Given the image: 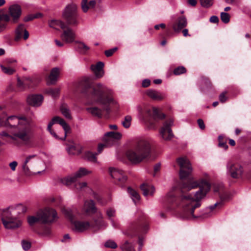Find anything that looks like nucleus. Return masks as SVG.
Returning a JSON list of instances; mask_svg holds the SVG:
<instances>
[{
	"mask_svg": "<svg viewBox=\"0 0 251 251\" xmlns=\"http://www.w3.org/2000/svg\"><path fill=\"white\" fill-rule=\"evenodd\" d=\"M199 188L193 197L191 195L182 194L180 197L176 199L173 192H169L166 195L164 202L173 203L176 202V205L182 208L181 216L184 219L196 218L194 211L196 208L201 205V201L203 199L210 189V184L206 181L199 183L197 181L189 179L186 182H183L181 187V192L189 191L192 189Z\"/></svg>",
	"mask_w": 251,
	"mask_h": 251,
	"instance_id": "obj_1",
	"label": "nucleus"
},
{
	"mask_svg": "<svg viewBox=\"0 0 251 251\" xmlns=\"http://www.w3.org/2000/svg\"><path fill=\"white\" fill-rule=\"evenodd\" d=\"M80 85L87 89L92 87V96L93 99L100 104L105 105L103 110L109 112V108L106 105L113 101L111 96L112 91L104 85L99 83L92 85L91 79L88 77H84L80 82Z\"/></svg>",
	"mask_w": 251,
	"mask_h": 251,
	"instance_id": "obj_2",
	"label": "nucleus"
},
{
	"mask_svg": "<svg viewBox=\"0 0 251 251\" xmlns=\"http://www.w3.org/2000/svg\"><path fill=\"white\" fill-rule=\"evenodd\" d=\"M5 126L14 128L12 134L16 138L25 143L30 141L32 137L31 128L28 120L25 117L10 116L6 120Z\"/></svg>",
	"mask_w": 251,
	"mask_h": 251,
	"instance_id": "obj_3",
	"label": "nucleus"
},
{
	"mask_svg": "<svg viewBox=\"0 0 251 251\" xmlns=\"http://www.w3.org/2000/svg\"><path fill=\"white\" fill-rule=\"evenodd\" d=\"M76 11V5L70 4L66 7L63 14L67 24L65 25L64 28H62L63 32L60 36L62 40L67 43L73 42L75 38V32L68 25L76 26L78 24Z\"/></svg>",
	"mask_w": 251,
	"mask_h": 251,
	"instance_id": "obj_4",
	"label": "nucleus"
},
{
	"mask_svg": "<svg viewBox=\"0 0 251 251\" xmlns=\"http://www.w3.org/2000/svg\"><path fill=\"white\" fill-rule=\"evenodd\" d=\"M151 143L146 138L137 139L133 148L127 151V158L133 163H138L148 158L151 153Z\"/></svg>",
	"mask_w": 251,
	"mask_h": 251,
	"instance_id": "obj_5",
	"label": "nucleus"
},
{
	"mask_svg": "<svg viewBox=\"0 0 251 251\" xmlns=\"http://www.w3.org/2000/svg\"><path fill=\"white\" fill-rule=\"evenodd\" d=\"M48 130L56 139L64 140L67 134L71 131L70 126L61 117H54L49 123Z\"/></svg>",
	"mask_w": 251,
	"mask_h": 251,
	"instance_id": "obj_6",
	"label": "nucleus"
},
{
	"mask_svg": "<svg viewBox=\"0 0 251 251\" xmlns=\"http://www.w3.org/2000/svg\"><path fill=\"white\" fill-rule=\"evenodd\" d=\"M22 210L23 212L25 211L24 207L19 204L16 207H9L3 211L1 220L5 228L14 229L21 226V221L17 217Z\"/></svg>",
	"mask_w": 251,
	"mask_h": 251,
	"instance_id": "obj_7",
	"label": "nucleus"
},
{
	"mask_svg": "<svg viewBox=\"0 0 251 251\" xmlns=\"http://www.w3.org/2000/svg\"><path fill=\"white\" fill-rule=\"evenodd\" d=\"M58 218L56 211L51 208H45L39 210L35 216L28 217L27 221L31 226L37 223L44 224H50Z\"/></svg>",
	"mask_w": 251,
	"mask_h": 251,
	"instance_id": "obj_8",
	"label": "nucleus"
},
{
	"mask_svg": "<svg viewBox=\"0 0 251 251\" xmlns=\"http://www.w3.org/2000/svg\"><path fill=\"white\" fill-rule=\"evenodd\" d=\"M62 212L67 217L73 225V230L79 232H83L88 229L91 226L90 224L88 222H81L74 221V215L72 211L69 208H64Z\"/></svg>",
	"mask_w": 251,
	"mask_h": 251,
	"instance_id": "obj_9",
	"label": "nucleus"
},
{
	"mask_svg": "<svg viewBox=\"0 0 251 251\" xmlns=\"http://www.w3.org/2000/svg\"><path fill=\"white\" fill-rule=\"evenodd\" d=\"M137 110L140 115L143 117L145 116L152 117L155 120H161L165 118V115L160 113L159 110L156 107L150 108L149 107L139 105Z\"/></svg>",
	"mask_w": 251,
	"mask_h": 251,
	"instance_id": "obj_10",
	"label": "nucleus"
},
{
	"mask_svg": "<svg viewBox=\"0 0 251 251\" xmlns=\"http://www.w3.org/2000/svg\"><path fill=\"white\" fill-rule=\"evenodd\" d=\"M177 162L180 167L179 176L181 179L188 176L192 172V167L189 160L186 157H179Z\"/></svg>",
	"mask_w": 251,
	"mask_h": 251,
	"instance_id": "obj_11",
	"label": "nucleus"
},
{
	"mask_svg": "<svg viewBox=\"0 0 251 251\" xmlns=\"http://www.w3.org/2000/svg\"><path fill=\"white\" fill-rule=\"evenodd\" d=\"M91 173L86 168H80L75 174L65 177L61 180L62 184L69 186L75 182L78 178L83 177Z\"/></svg>",
	"mask_w": 251,
	"mask_h": 251,
	"instance_id": "obj_12",
	"label": "nucleus"
},
{
	"mask_svg": "<svg viewBox=\"0 0 251 251\" xmlns=\"http://www.w3.org/2000/svg\"><path fill=\"white\" fill-rule=\"evenodd\" d=\"M173 120L172 119H169L166 121L161 128L160 130V134H161L162 138L165 140H170L173 136V134L171 128V126L173 124Z\"/></svg>",
	"mask_w": 251,
	"mask_h": 251,
	"instance_id": "obj_13",
	"label": "nucleus"
},
{
	"mask_svg": "<svg viewBox=\"0 0 251 251\" xmlns=\"http://www.w3.org/2000/svg\"><path fill=\"white\" fill-rule=\"evenodd\" d=\"M122 137V134L118 132H108L105 133L103 142L106 147H110L115 144Z\"/></svg>",
	"mask_w": 251,
	"mask_h": 251,
	"instance_id": "obj_14",
	"label": "nucleus"
},
{
	"mask_svg": "<svg viewBox=\"0 0 251 251\" xmlns=\"http://www.w3.org/2000/svg\"><path fill=\"white\" fill-rule=\"evenodd\" d=\"M109 170L111 177L117 181L116 183L118 184H122L126 181L127 177L122 170L115 168H110Z\"/></svg>",
	"mask_w": 251,
	"mask_h": 251,
	"instance_id": "obj_15",
	"label": "nucleus"
},
{
	"mask_svg": "<svg viewBox=\"0 0 251 251\" xmlns=\"http://www.w3.org/2000/svg\"><path fill=\"white\" fill-rule=\"evenodd\" d=\"M227 173L234 178L239 177L243 172L242 167L238 164L228 162L226 165Z\"/></svg>",
	"mask_w": 251,
	"mask_h": 251,
	"instance_id": "obj_16",
	"label": "nucleus"
},
{
	"mask_svg": "<svg viewBox=\"0 0 251 251\" xmlns=\"http://www.w3.org/2000/svg\"><path fill=\"white\" fill-rule=\"evenodd\" d=\"M9 17H11L10 22L12 24H15L18 22L22 13L21 6L17 4L11 5L8 9Z\"/></svg>",
	"mask_w": 251,
	"mask_h": 251,
	"instance_id": "obj_17",
	"label": "nucleus"
},
{
	"mask_svg": "<svg viewBox=\"0 0 251 251\" xmlns=\"http://www.w3.org/2000/svg\"><path fill=\"white\" fill-rule=\"evenodd\" d=\"M15 41H18L22 38L25 40L28 39L29 37V33L25 29L24 25L20 24L16 27L15 31Z\"/></svg>",
	"mask_w": 251,
	"mask_h": 251,
	"instance_id": "obj_18",
	"label": "nucleus"
},
{
	"mask_svg": "<svg viewBox=\"0 0 251 251\" xmlns=\"http://www.w3.org/2000/svg\"><path fill=\"white\" fill-rule=\"evenodd\" d=\"M187 25L186 18L181 16L178 17L176 22L173 25L172 27L175 32H180L183 28L185 27Z\"/></svg>",
	"mask_w": 251,
	"mask_h": 251,
	"instance_id": "obj_19",
	"label": "nucleus"
},
{
	"mask_svg": "<svg viewBox=\"0 0 251 251\" xmlns=\"http://www.w3.org/2000/svg\"><path fill=\"white\" fill-rule=\"evenodd\" d=\"M146 93L149 97L154 100H161L165 98L164 94L153 89H149Z\"/></svg>",
	"mask_w": 251,
	"mask_h": 251,
	"instance_id": "obj_20",
	"label": "nucleus"
},
{
	"mask_svg": "<svg viewBox=\"0 0 251 251\" xmlns=\"http://www.w3.org/2000/svg\"><path fill=\"white\" fill-rule=\"evenodd\" d=\"M43 100V97L41 95H33L28 97L27 102L33 106H40Z\"/></svg>",
	"mask_w": 251,
	"mask_h": 251,
	"instance_id": "obj_21",
	"label": "nucleus"
},
{
	"mask_svg": "<svg viewBox=\"0 0 251 251\" xmlns=\"http://www.w3.org/2000/svg\"><path fill=\"white\" fill-rule=\"evenodd\" d=\"M83 211L87 214H94L97 212V208L93 200H86L84 201Z\"/></svg>",
	"mask_w": 251,
	"mask_h": 251,
	"instance_id": "obj_22",
	"label": "nucleus"
},
{
	"mask_svg": "<svg viewBox=\"0 0 251 251\" xmlns=\"http://www.w3.org/2000/svg\"><path fill=\"white\" fill-rule=\"evenodd\" d=\"M103 66L104 63L102 62H99L96 65H91V69L97 78H100L103 75Z\"/></svg>",
	"mask_w": 251,
	"mask_h": 251,
	"instance_id": "obj_23",
	"label": "nucleus"
},
{
	"mask_svg": "<svg viewBox=\"0 0 251 251\" xmlns=\"http://www.w3.org/2000/svg\"><path fill=\"white\" fill-rule=\"evenodd\" d=\"M59 74L60 69L58 68L55 67L52 69L48 77V83L49 84H54L57 80Z\"/></svg>",
	"mask_w": 251,
	"mask_h": 251,
	"instance_id": "obj_24",
	"label": "nucleus"
},
{
	"mask_svg": "<svg viewBox=\"0 0 251 251\" xmlns=\"http://www.w3.org/2000/svg\"><path fill=\"white\" fill-rule=\"evenodd\" d=\"M10 20L9 15L0 11V33L6 28L7 23L10 22Z\"/></svg>",
	"mask_w": 251,
	"mask_h": 251,
	"instance_id": "obj_25",
	"label": "nucleus"
},
{
	"mask_svg": "<svg viewBox=\"0 0 251 251\" xmlns=\"http://www.w3.org/2000/svg\"><path fill=\"white\" fill-rule=\"evenodd\" d=\"M141 190L143 192V194L145 196L149 195L152 196L155 191V188L153 186L143 183L140 186Z\"/></svg>",
	"mask_w": 251,
	"mask_h": 251,
	"instance_id": "obj_26",
	"label": "nucleus"
},
{
	"mask_svg": "<svg viewBox=\"0 0 251 251\" xmlns=\"http://www.w3.org/2000/svg\"><path fill=\"white\" fill-rule=\"evenodd\" d=\"M223 204V201H219L215 203L214 205H210L205 209V212L204 214L203 217L206 218L211 216L212 214V212L214 209L218 207L220 208Z\"/></svg>",
	"mask_w": 251,
	"mask_h": 251,
	"instance_id": "obj_27",
	"label": "nucleus"
},
{
	"mask_svg": "<svg viewBox=\"0 0 251 251\" xmlns=\"http://www.w3.org/2000/svg\"><path fill=\"white\" fill-rule=\"evenodd\" d=\"M98 219L94 220V224L93 227L100 229L102 227H105L106 224L102 220V215L101 212H99L97 213Z\"/></svg>",
	"mask_w": 251,
	"mask_h": 251,
	"instance_id": "obj_28",
	"label": "nucleus"
},
{
	"mask_svg": "<svg viewBox=\"0 0 251 251\" xmlns=\"http://www.w3.org/2000/svg\"><path fill=\"white\" fill-rule=\"evenodd\" d=\"M96 4L95 0H91L88 2L87 0H82L81 2V7L84 12H86L89 9L94 7Z\"/></svg>",
	"mask_w": 251,
	"mask_h": 251,
	"instance_id": "obj_29",
	"label": "nucleus"
},
{
	"mask_svg": "<svg viewBox=\"0 0 251 251\" xmlns=\"http://www.w3.org/2000/svg\"><path fill=\"white\" fill-rule=\"evenodd\" d=\"M65 25L66 24H65L63 22L57 20H51L49 24L50 27L56 29H57V27H59L61 29L64 28L65 27Z\"/></svg>",
	"mask_w": 251,
	"mask_h": 251,
	"instance_id": "obj_30",
	"label": "nucleus"
},
{
	"mask_svg": "<svg viewBox=\"0 0 251 251\" xmlns=\"http://www.w3.org/2000/svg\"><path fill=\"white\" fill-rule=\"evenodd\" d=\"M60 110L63 115L68 119H72L70 110L66 104H63L60 107Z\"/></svg>",
	"mask_w": 251,
	"mask_h": 251,
	"instance_id": "obj_31",
	"label": "nucleus"
},
{
	"mask_svg": "<svg viewBox=\"0 0 251 251\" xmlns=\"http://www.w3.org/2000/svg\"><path fill=\"white\" fill-rule=\"evenodd\" d=\"M127 192L135 203L139 201L140 196L135 190L131 189L130 187H128L127 189Z\"/></svg>",
	"mask_w": 251,
	"mask_h": 251,
	"instance_id": "obj_32",
	"label": "nucleus"
},
{
	"mask_svg": "<svg viewBox=\"0 0 251 251\" xmlns=\"http://www.w3.org/2000/svg\"><path fill=\"white\" fill-rule=\"evenodd\" d=\"M87 110L88 112L90 113L92 115L94 116L100 117L102 115V111L101 109L98 107H94L88 108Z\"/></svg>",
	"mask_w": 251,
	"mask_h": 251,
	"instance_id": "obj_33",
	"label": "nucleus"
},
{
	"mask_svg": "<svg viewBox=\"0 0 251 251\" xmlns=\"http://www.w3.org/2000/svg\"><path fill=\"white\" fill-rule=\"evenodd\" d=\"M77 43V48L82 53H86L90 50V48L84 43L82 42H76Z\"/></svg>",
	"mask_w": 251,
	"mask_h": 251,
	"instance_id": "obj_34",
	"label": "nucleus"
},
{
	"mask_svg": "<svg viewBox=\"0 0 251 251\" xmlns=\"http://www.w3.org/2000/svg\"><path fill=\"white\" fill-rule=\"evenodd\" d=\"M121 249L123 251H135L133 245L126 241L124 244L121 245Z\"/></svg>",
	"mask_w": 251,
	"mask_h": 251,
	"instance_id": "obj_35",
	"label": "nucleus"
},
{
	"mask_svg": "<svg viewBox=\"0 0 251 251\" xmlns=\"http://www.w3.org/2000/svg\"><path fill=\"white\" fill-rule=\"evenodd\" d=\"M97 153H94L90 151H87L85 153V158L89 161L96 163L97 162L96 155Z\"/></svg>",
	"mask_w": 251,
	"mask_h": 251,
	"instance_id": "obj_36",
	"label": "nucleus"
},
{
	"mask_svg": "<svg viewBox=\"0 0 251 251\" xmlns=\"http://www.w3.org/2000/svg\"><path fill=\"white\" fill-rule=\"evenodd\" d=\"M132 118L130 115L125 116L124 120L122 122L123 126L126 128H128L131 125Z\"/></svg>",
	"mask_w": 251,
	"mask_h": 251,
	"instance_id": "obj_37",
	"label": "nucleus"
},
{
	"mask_svg": "<svg viewBox=\"0 0 251 251\" xmlns=\"http://www.w3.org/2000/svg\"><path fill=\"white\" fill-rule=\"evenodd\" d=\"M35 157L36 155H29L26 157L24 163L23 165V169L25 173H27L29 171V168L27 166V164L29 162L31 159Z\"/></svg>",
	"mask_w": 251,
	"mask_h": 251,
	"instance_id": "obj_38",
	"label": "nucleus"
},
{
	"mask_svg": "<svg viewBox=\"0 0 251 251\" xmlns=\"http://www.w3.org/2000/svg\"><path fill=\"white\" fill-rule=\"evenodd\" d=\"M0 67L3 73L6 75H12L15 72V70L12 68L5 66L3 65H0Z\"/></svg>",
	"mask_w": 251,
	"mask_h": 251,
	"instance_id": "obj_39",
	"label": "nucleus"
},
{
	"mask_svg": "<svg viewBox=\"0 0 251 251\" xmlns=\"http://www.w3.org/2000/svg\"><path fill=\"white\" fill-rule=\"evenodd\" d=\"M174 74L175 75H180L186 72V69L184 66H179L174 70Z\"/></svg>",
	"mask_w": 251,
	"mask_h": 251,
	"instance_id": "obj_40",
	"label": "nucleus"
},
{
	"mask_svg": "<svg viewBox=\"0 0 251 251\" xmlns=\"http://www.w3.org/2000/svg\"><path fill=\"white\" fill-rule=\"evenodd\" d=\"M23 79L25 82V84L27 85V88L32 87L34 85V80L30 77L24 76Z\"/></svg>",
	"mask_w": 251,
	"mask_h": 251,
	"instance_id": "obj_41",
	"label": "nucleus"
},
{
	"mask_svg": "<svg viewBox=\"0 0 251 251\" xmlns=\"http://www.w3.org/2000/svg\"><path fill=\"white\" fill-rule=\"evenodd\" d=\"M221 19L222 21L225 24H227L229 22L230 16L229 14L226 12H221Z\"/></svg>",
	"mask_w": 251,
	"mask_h": 251,
	"instance_id": "obj_42",
	"label": "nucleus"
},
{
	"mask_svg": "<svg viewBox=\"0 0 251 251\" xmlns=\"http://www.w3.org/2000/svg\"><path fill=\"white\" fill-rule=\"evenodd\" d=\"M60 90L58 88L50 89L47 90V93L50 95L52 97H57L59 94Z\"/></svg>",
	"mask_w": 251,
	"mask_h": 251,
	"instance_id": "obj_43",
	"label": "nucleus"
},
{
	"mask_svg": "<svg viewBox=\"0 0 251 251\" xmlns=\"http://www.w3.org/2000/svg\"><path fill=\"white\" fill-rule=\"evenodd\" d=\"M138 228L137 226H134V225H131L128 230L125 232V234L128 236H133L136 235V233L133 232V230H134V228Z\"/></svg>",
	"mask_w": 251,
	"mask_h": 251,
	"instance_id": "obj_44",
	"label": "nucleus"
},
{
	"mask_svg": "<svg viewBox=\"0 0 251 251\" xmlns=\"http://www.w3.org/2000/svg\"><path fill=\"white\" fill-rule=\"evenodd\" d=\"M68 151L70 153H72L73 154H78L81 153V149H77L75 146H72L69 148Z\"/></svg>",
	"mask_w": 251,
	"mask_h": 251,
	"instance_id": "obj_45",
	"label": "nucleus"
},
{
	"mask_svg": "<svg viewBox=\"0 0 251 251\" xmlns=\"http://www.w3.org/2000/svg\"><path fill=\"white\" fill-rule=\"evenodd\" d=\"M74 183H75V187L77 190H82L87 186V183L86 182H76V181Z\"/></svg>",
	"mask_w": 251,
	"mask_h": 251,
	"instance_id": "obj_46",
	"label": "nucleus"
},
{
	"mask_svg": "<svg viewBox=\"0 0 251 251\" xmlns=\"http://www.w3.org/2000/svg\"><path fill=\"white\" fill-rule=\"evenodd\" d=\"M17 86L22 90H24L27 88V85L25 84V82H24V80L23 79H20L19 78H18L17 79Z\"/></svg>",
	"mask_w": 251,
	"mask_h": 251,
	"instance_id": "obj_47",
	"label": "nucleus"
},
{
	"mask_svg": "<svg viewBox=\"0 0 251 251\" xmlns=\"http://www.w3.org/2000/svg\"><path fill=\"white\" fill-rule=\"evenodd\" d=\"M104 246L111 249H116L117 247V245L114 241L109 240L105 243Z\"/></svg>",
	"mask_w": 251,
	"mask_h": 251,
	"instance_id": "obj_48",
	"label": "nucleus"
},
{
	"mask_svg": "<svg viewBox=\"0 0 251 251\" xmlns=\"http://www.w3.org/2000/svg\"><path fill=\"white\" fill-rule=\"evenodd\" d=\"M202 6L204 7H209L213 4V0H200Z\"/></svg>",
	"mask_w": 251,
	"mask_h": 251,
	"instance_id": "obj_49",
	"label": "nucleus"
},
{
	"mask_svg": "<svg viewBox=\"0 0 251 251\" xmlns=\"http://www.w3.org/2000/svg\"><path fill=\"white\" fill-rule=\"evenodd\" d=\"M218 139L219 142V146L226 150L228 148V146L226 145V142L223 141V137L220 135L219 136Z\"/></svg>",
	"mask_w": 251,
	"mask_h": 251,
	"instance_id": "obj_50",
	"label": "nucleus"
},
{
	"mask_svg": "<svg viewBox=\"0 0 251 251\" xmlns=\"http://www.w3.org/2000/svg\"><path fill=\"white\" fill-rule=\"evenodd\" d=\"M41 16V14H40V13H38V14H34V15H31L25 17L24 18V21L28 22V21L32 20L33 19H34L35 18H39Z\"/></svg>",
	"mask_w": 251,
	"mask_h": 251,
	"instance_id": "obj_51",
	"label": "nucleus"
},
{
	"mask_svg": "<svg viewBox=\"0 0 251 251\" xmlns=\"http://www.w3.org/2000/svg\"><path fill=\"white\" fill-rule=\"evenodd\" d=\"M118 50V48L117 47H115L113 49L106 50L105 51L104 53L105 55L107 57H110L113 55V54Z\"/></svg>",
	"mask_w": 251,
	"mask_h": 251,
	"instance_id": "obj_52",
	"label": "nucleus"
},
{
	"mask_svg": "<svg viewBox=\"0 0 251 251\" xmlns=\"http://www.w3.org/2000/svg\"><path fill=\"white\" fill-rule=\"evenodd\" d=\"M226 94H227V92L225 91V92H223V93H222L219 95V99L220 102L223 103L226 101V100L227 99V97L226 96Z\"/></svg>",
	"mask_w": 251,
	"mask_h": 251,
	"instance_id": "obj_53",
	"label": "nucleus"
},
{
	"mask_svg": "<svg viewBox=\"0 0 251 251\" xmlns=\"http://www.w3.org/2000/svg\"><path fill=\"white\" fill-rule=\"evenodd\" d=\"M22 246L23 249L25 251H27L30 248L31 244H30V243H29L27 241L24 240L22 242Z\"/></svg>",
	"mask_w": 251,
	"mask_h": 251,
	"instance_id": "obj_54",
	"label": "nucleus"
},
{
	"mask_svg": "<svg viewBox=\"0 0 251 251\" xmlns=\"http://www.w3.org/2000/svg\"><path fill=\"white\" fill-rule=\"evenodd\" d=\"M106 214L111 219V218L114 217L115 215V210L111 208H109L106 211Z\"/></svg>",
	"mask_w": 251,
	"mask_h": 251,
	"instance_id": "obj_55",
	"label": "nucleus"
},
{
	"mask_svg": "<svg viewBox=\"0 0 251 251\" xmlns=\"http://www.w3.org/2000/svg\"><path fill=\"white\" fill-rule=\"evenodd\" d=\"M50 233V229L49 226L45 227L43 230L42 231L41 234L44 235H48Z\"/></svg>",
	"mask_w": 251,
	"mask_h": 251,
	"instance_id": "obj_56",
	"label": "nucleus"
},
{
	"mask_svg": "<svg viewBox=\"0 0 251 251\" xmlns=\"http://www.w3.org/2000/svg\"><path fill=\"white\" fill-rule=\"evenodd\" d=\"M197 122H198L199 127L201 129L203 130L205 128V125H204V122L202 119H198L197 121Z\"/></svg>",
	"mask_w": 251,
	"mask_h": 251,
	"instance_id": "obj_57",
	"label": "nucleus"
},
{
	"mask_svg": "<svg viewBox=\"0 0 251 251\" xmlns=\"http://www.w3.org/2000/svg\"><path fill=\"white\" fill-rule=\"evenodd\" d=\"M151 81L148 79H144L142 83V85L143 87H147L150 86Z\"/></svg>",
	"mask_w": 251,
	"mask_h": 251,
	"instance_id": "obj_58",
	"label": "nucleus"
},
{
	"mask_svg": "<svg viewBox=\"0 0 251 251\" xmlns=\"http://www.w3.org/2000/svg\"><path fill=\"white\" fill-rule=\"evenodd\" d=\"M210 22L212 23H217L219 22L218 17L216 16H212L210 18Z\"/></svg>",
	"mask_w": 251,
	"mask_h": 251,
	"instance_id": "obj_59",
	"label": "nucleus"
},
{
	"mask_svg": "<svg viewBox=\"0 0 251 251\" xmlns=\"http://www.w3.org/2000/svg\"><path fill=\"white\" fill-rule=\"evenodd\" d=\"M17 164V162L15 161H14L9 164V166L11 168V170L14 171L15 170Z\"/></svg>",
	"mask_w": 251,
	"mask_h": 251,
	"instance_id": "obj_60",
	"label": "nucleus"
},
{
	"mask_svg": "<svg viewBox=\"0 0 251 251\" xmlns=\"http://www.w3.org/2000/svg\"><path fill=\"white\" fill-rule=\"evenodd\" d=\"M106 147V146H105V143H104L103 144H100L98 146V151L99 153H100L101 152V151H102L104 147Z\"/></svg>",
	"mask_w": 251,
	"mask_h": 251,
	"instance_id": "obj_61",
	"label": "nucleus"
},
{
	"mask_svg": "<svg viewBox=\"0 0 251 251\" xmlns=\"http://www.w3.org/2000/svg\"><path fill=\"white\" fill-rule=\"evenodd\" d=\"M166 25L164 24H160L159 25H156L154 26V28L156 30H158L160 27L164 28Z\"/></svg>",
	"mask_w": 251,
	"mask_h": 251,
	"instance_id": "obj_62",
	"label": "nucleus"
},
{
	"mask_svg": "<svg viewBox=\"0 0 251 251\" xmlns=\"http://www.w3.org/2000/svg\"><path fill=\"white\" fill-rule=\"evenodd\" d=\"M0 135H1V136H5V137H11L12 139H14V138H16L15 137H14L13 135V136H10L8 134H7L6 132H4V131H2L0 133Z\"/></svg>",
	"mask_w": 251,
	"mask_h": 251,
	"instance_id": "obj_63",
	"label": "nucleus"
},
{
	"mask_svg": "<svg viewBox=\"0 0 251 251\" xmlns=\"http://www.w3.org/2000/svg\"><path fill=\"white\" fill-rule=\"evenodd\" d=\"M160 164H159V163L156 164L154 166V172L155 173L157 172L160 170Z\"/></svg>",
	"mask_w": 251,
	"mask_h": 251,
	"instance_id": "obj_64",
	"label": "nucleus"
}]
</instances>
